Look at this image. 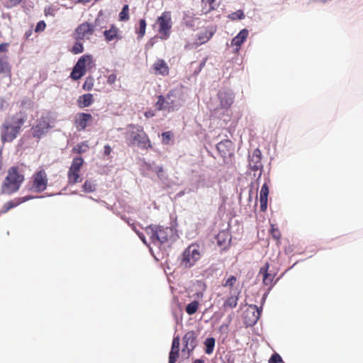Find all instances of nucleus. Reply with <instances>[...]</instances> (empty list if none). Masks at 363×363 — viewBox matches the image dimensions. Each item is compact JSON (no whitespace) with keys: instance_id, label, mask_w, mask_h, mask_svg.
<instances>
[{"instance_id":"a878e982","label":"nucleus","mask_w":363,"mask_h":363,"mask_svg":"<svg viewBox=\"0 0 363 363\" xmlns=\"http://www.w3.org/2000/svg\"><path fill=\"white\" fill-rule=\"evenodd\" d=\"M0 74L6 76H11V66L8 62L6 57H0Z\"/></svg>"},{"instance_id":"052dcab7","label":"nucleus","mask_w":363,"mask_h":363,"mask_svg":"<svg viewBox=\"0 0 363 363\" xmlns=\"http://www.w3.org/2000/svg\"><path fill=\"white\" fill-rule=\"evenodd\" d=\"M206 63V60H204L201 64H200V69L204 67Z\"/></svg>"},{"instance_id":"5701e85b","label":"nucleus","mask_w":363,"mask_h":363,"mask_svg":"<svg viewBox=\"0 0 363 363\" xmlns=\"http://www.w3.org/2000/svg\"><path fill=\"white\" fill-rule=\"evenodd\" d=\"M230 235L228 232L223 230L216 236L217 243L219 246L225 247L230 242Z\"/></svg>"},{"instance_id":"b1692460","label":"nucleus","mask_w":363,"mask_h":363,"mask_svg":"<svg viewBox=\"0 0 363 363\" xmlns=\"http://www.w3.org/2000/svg\"><path fill=\"white\" fill-rule=\"evenodd\" d=\"M93 102V95L91 94H85L79 97L77 105L79 108H85L91 105Z\"/></svg>"},{"instance_id":"cd10ccee","label":"nucleus","mask_w":363,"mask_h":363,"mask_svg":"<svg viewBox=\"0 0 363 363\" xmlns=\"http://www.w3.org/2000/svg\"><path fill=\"white\" fill-rule=\"evenodd\" d=\"M82 190L85 193H92L96 190V183L95 180H86L82 185Z\"/></svg>"},{"instance_id":"9d476101","label":"nucleus","mask_w":363,"mask_h":363,"mask_svg":"<svg viewBox=\"0 0 363 363\" xmlns=\"http://www.w3.org/2000/svg\"><path fill=\"white\" fill-rule=\"evenodd\" d=\"M83 163L84 160L80 157L73 159L67 174L69 184H74L81 181L79 172L83 165Z\"/></svg>"},{"instance_id":"49530a36","label":"nucleus","mask_w":363,"mask_h":363,"mask_svg":"<svg viewBox=\"0 0 363 363\" xmlns=\"http://www.w3.org/2000/svg\"><path fill=\"white\" fill-rule=\"evenodd\" d=\"M34 197L33 196H24V197H22V198H20L17 200L16 203H18V205L23 203V202H26L28 200H30L32 199H33Z\"/></svg>"},{"instance_id":"a18cd8bd","label":"nucleus","mask_w":363,"mask_h":363,"mask_svg":"<svg viewBox=\"0 0 363 363\" xmlns=\"http://www.w3.org/2000/svg\"><path fill=\"white\" fill-rule=\"evenodd\" d=\"M133 230H134V231L138 234V235L139 236V238H140V240L143 241V242L144 244H145L146 245H147V240H146V238H145V235H144L143 233H141L138 232V231L135 229V227H133Z\"/></svg>"},{"instance_id":"473e14b6","label":"nucleus","mask_w":363,"mask_h":363,"mask_svg":"<svg viewBox=\"0 0 363 363\" xmlns=\"http://www.w3.org/2000/svg\"><path fill=\"white\" fill-rule=\"evenodd\" d=\"M89 148V146H88V144L86 142H84V143H79L78 145H77L74 147V151L79 153V154H81L82 152H86Z\"/></svg>"},{"instance_id":"864d4df0","label":"nucleus","mask_w":363,"mask_h":363,"mask_svg":"<svg viewBox=\"0 0 363 363\" xmlns=\"http://www.w3.org/2000/svg\"><path fill=\"white\" fill-rule=\"evenodd\" d=\"M153 171L157 174L159 177H160V174L163 172V168L161 166L155 167Z\"/></svg>"},{"instance_id":"6ab92c4d","label":"nucleus","mask_w":363,"mask_h":363,"mask_svg":"<svg viewBox=\"0 0 363 363\" xmlns=\"http://www.w3.org/2000/svg\"><path fill=\"white\" fill-rule=\"evenodd\" d=\"M269 195V186L264 183L259 192L260 210L264 212L267 208V201Z\"/></svg>"},{"instance_id":"603ef678","label":"nucleus","mask_w":363,"mask_h":363,"mask_svg":"<svg viewBox=\"0 0 363 363\" xmlns=\"http://www.w3.org/2000/svg\"><path fill=\"white\" fill-rule=\"evenodd\" d=\"M111 152V147L108 145H105L104 154L105 156H108Z\"/></svg>"},{"instance_id":"680f3d73","label":"nucleus","mask_w":363,"mask_h":363,"mask_svg":"<svg viewBox=\"0 0 363 363\" xmlns=\"http://www.w3.org/2000/svg\"><path fill=\"white\" fill-rule=\"evenodd\" d=\"M90 1H91V0H79V2H81V3H84V4L87 3V2H89Z\"/></svg>"},{"instance_id":"2eb2a0df","label":"nucleus","mask_w":363,"mask_h":363,"mask_svg":"<svg viewBox=\"0 0 363 363\" xmlns=\"http://www.w3.org/2000/svg\"><path fill=\"white\" fill-rule=\"evenodd\" d=\"M241 290H230L229 291L228 296L223 303V308L226 310L228 308H235Z\"/></svg>"},{"instance_id":"f03ea898","label":"nucleus","mask_w":363,"mask_h":363,"mask_svg":"<svg viewBox=\"0 0 363 363\" xmlns=\"http://www.w3.org/2000/svg\"><path fill=\"white\" fill-rule=\"evenodd\" d=\"M145 232L152 243L157 247L165 244L169 245L178 238L177 230L172 227L150 225L145 228Z\"/></svg>"},{"instance_id":"6e6552de","label":"nucleus","mask_w":363,"mask_h":363,"mask_svg":"<svg viewBox=\"0 0 363 363\" xmlns=\"http://www.w3.org/2000/svg\"><path fill=\"white\" fill-rule=\"evenodd\" d=\"M157 24L159 26L158 32L161 35L162 39H167L170 35V30L172 26V16L169 11H164L157 20Z\"/></svg>"},{"instance_id":"4be33fe9","label":"nucleus","mask_w":363,"mask_h":363,"mask_svg":"<svg viewBox=\"0 0 363 363\" xmlns=\"http://www.w3.org/2000/svg\"><path fill=\"white\" fill-rule=\"evenodd\" d=\"M104 35L107 41H111L119 38V29L114 25H111L109 29L104 31Z\"/></svg>"},{"instance_id":"c85d7f7f","label":"nucleus","mask_w":363,"mask_h":363,"mask_svg":"<svg viewBox=\"0 0 363 363\" xmlns=\"http://www.w3.org/2000/svg\"><path fill=\"white\" fill-rule=\"evenodd\" d=\"M215 342L216 341L213 337H208L206 339L204 345L206 347L205 352L206 354H211L213 352L215 346Z\"/></svg>"},{"instance_id":"423d86ee","label":"nucleus","mask_w":363,"mask_h":363,"mask_svg":"<svg viewBox=\"0 0 363 363\" xmlns=\"http://www.w3.org/2000/svg\"><path fill=\"white\" fill-rule=\"evenodd\" d=\"M104 28L101 25V21L96 18L94 23H83L75 30L77 40H89L95 31H99Z\"/></svg>"},{"instance_id":"69168bd1","label":"nucleus","mask_w":363,"mask_h":363,"mask_svg":"<svg viewBox=\"0 0 363 363\" xmlns=\"http://www.w3.org/2000/svg\"><path fill=\"white\" fill-rule=\"evenodd\" d=\"M223 363H233V362H230L228 361V362H223Z\"/></svg>"},{"instance_id":"ddd939ff","label":"nucleus","mask_w":363,"mask_h":363,"mask_svg":"<svg viewBox=\"0 0 363 363\" xmlns=\"http://www.w3.org/2000/svg\"><path fill=\"white\" fill-rule=\"evenodd\" d=\"M50 128L49 120L48 118L42 117L38 121L37 125L33 128V135L35 138H40L43 135L46 133Z\"/></svg>"},{"instance_id":"412c9836","label":"nucleus","mask_w":363,"mask_h":363,"mask_svg":"<svg viewBox=\"0 0 363 363\" xmlns=\"http://www.w3.org/2000/svg\"><path fill=\"white\" fill-rule=\"evenodd\" d=\"M155 73L162 76L167 75L169 73V67L163 60H157L152 66Z\"/></svg>"},{"instance_id":"bf43d9fd","label":"nucleus","mask_w":363,"mask_h":363,"mask_svg":"<svg viewBox=\"0 0 363 363\" xmlns=\"http://www.w3.org/2000/svg\"><path fill=\"white\" fill-rule=\"evenodd\" d=\"M194 363H204V362L201 359H197L194 362Z\"/></svg>"},{"instance_id":"f3484780","label":"nucleus","mask_w":363,"mask_h":363,"mask_svg":"<svg viewBox=\"0 0 363 363\" xmlns=\"http://www.w3.org/2000/svg\"><path fill=\"white\" fill-rule=\"evenodd\" d=\"M92 119L89 113H82L77 116L75 124L78 130H82L86 128L87 123Z\"/></svg>"},{"instance_id":"37998d69","label":"nucleus","mask_w":363,"mask_h":363,"mask_svg":"<svg viewBox=\"0 0 363 363\" xmlns=\"http://www.w3.org/2000/svg\"><path fill=\"white\" fill-rule=\"evenodd\" d=\"M179 357V353L170 351L169 356V363H175Z\"/></svg>"},{"instance_id":"f8f14e48","label":"nucleus","mask_w":363,"mask_h":363,"mask_svg":"<svg viewBox=\"0 0 363 363\" xmlns=\"http://www.w3.org/2000/svg\"><path fill=\"white\" fill-rule=\"evenodd\" d=\"M215 30L212 28H206L203 30L201 31L196 38V40L191 45L189 44L191 48H196L199 45L208 42L213 35Z\"/></svg>"},{"instance_id":"f704fd0d","label":"nucleus","mask_w":363,"mask_h":363,"mask_svg":"<svg viewBox=\"0 0 363 363\" xmlns=\"http://www.w3.org/2000/svg\"><path fill=\"white\" fill-rule=\"evenodd\" d=\"M228 18L232 20H241L245 18V14L242 11L238 10L235 12L230 13Z\"/></svg>"},{"instance_id":"c756f323","label":"nucleus","mask_w":363,"mask_h":363,"mask_svg":"<svg viewBox=\"0 0 363 363\" xmlns=\"http://www.w3.org/2000/svg\"><path fill=\"white\" fill-rule=\"evenodd\" d=\"M248 313H252V319L251 320L252 323H255L260 315V311L257 308L256 306H250V307L247 309Z\"/></svg>"},{"instance_id":"4c0bfd02","label":"nucleus","mask_w":363,"mask_h":363,"mask_svg":"<svg viewBox=\"0 0 363 363\" xmlns=\"http://www.w3.org/2000/svg\"><path fill=\"white\" fill-rule=\"evenodd\" d=\"M84 51V47L82 43L77 42L74 43L72 48V52L74 54H79L82 53Z\"/></svg>"},{"instance_id":"72a5a7b5","label":"nucleus","mask_w":363,"mask_h":363,"mask_svg":"<svg viewBox=\"0 0 363 363\" xmlns=\"http://www.w3.org/2000/svg\"><path fill=\"white\" fill-rule=\"evenodd\" d=\"M269 264L266 263L264 267H262L259 270V274H263V283L265 285H268L267 277L270 276V274L268 273Z\"/></svg>"},{"instance_id":"79ce46f5","label":"nucleus","mask_w":363,"mask_h":363,"mask_svg":"<svg viewBox=\"0 0 363 363\" xmlns=\"http://www.w3.org/2000/svg\"><path fill=\"white\" fill-rule=\"evenodd\" d=\"M172 135L170 132H164L162 134V142L164 144H168L171 140Z\"/></svg>"},{"instance_id":"8fccbe9b","label":"nucleus","mask_w":363,"mask_h":363,"mask_svg":"<svg viewBox=\"0 0 363 363\" xmlns=\"http://www.w3.org/2000/svg\"><path fill=\"white\" fill-rule=\"evenodd\" d=\"M92 86H93V84H92L91 81L86 80L84 82L83 87L84 89L90 90L91 89Z\"/></svg>"},{"instance_id":"4d7b16f0","label":"nucleus","mask_w":363,"mask_h":363,"mask_svg":"<svg viewBox=\"0 0 363 363\" xmlns=\"http://www.w3.org/2000/svg\"><path fill=\"white\" fill-rule=\"evenodd\" d=\"M196 296L198 298H202L203 296V292H198L196 294Z\"/></svg>"},{"instance_id":"aec40b11","label":"nucleus","mask_w":363,"mask_h":363,"mask_svg":"<svg viewBox=\"0 0 363 363\" xmlns=\"http://www.w3.org/2000/svg\"><path fill=\"white\" fill-rule=\"evenodd\" d=\"M249 35L247 29L244 28L241 30L239 33L233 38L231 41V45L237 47L236 50L238 51L241 45L246 40Z\"/></svg>"},{"instance_id":"c03bdc74","label":"nucleus","mask_w":363,"mask_h":363,"mask_svg":"<svg viewBox=\"0 0 363 363\" xmlns=\"http://www.w3.org/2000/svg\"><path fill=\"white\" fill-rule=\"evenodd\" d=\"M116 79H117L116 74H111L107 77V83L109 85H113L116 82Z\"/></svg>"},{"instance_id":"9b49d317","label":"nucleus","mask_w":363,"mask_h":363,"mask_svg":"<svg viewBox=\"0 0 363 363\" xmlns=\"http://www.w3.org/2000/svg\"><path fill=\"white\" fill-rule=\"evenodd\" d=\"M48 186V177L44 170L37 172L33 176V184L30 189L40 193L45 191Z\"/></svg>"},{"instance_id":"0e129e2a","label":"nucleus","mask_w":363,"mask_h":363,"mask_svg":"<svg viewBox=\"0 0 363 363\" xmlns=\"http://www.w3.org/2000/svg\"><path fill=\"white\" fill-rule=\"evenodd\" d=\"M30 35V33H26V37H27V38H28Z\"/></svg>"},{"instance_id":"a211bd4d","label":"nucleus","mask_w":363,"mask_h":363,"mask_svg":"<svg viewBox=\"0 0 363 363\" xmlns=\"http://www.w3.org/2000/svg\"><path fill=\"white\" fill-rule=\"evenodd\" d=\"M249 164L253 170H257L262 167L261 162V152L255 149L249 157Z\"/></svg>"},{"instance_id":"ea45409f","label":"nucleus","mask_w":363,"mask_h":363,"mask_svg":"<svg viewBox=\"0 0 363 363\" xmlns=\"http://www.w3.org/2000/svg\"><path fill=\"white\" fill-rule=\"evenodd\" d=\"M281 362L282 359L281 356L277 353L273 354L269 359V363H279Z\"/></svg>"},{"instance_id":"39448f33","label":"nucleus","mask_w":363,"mask_h":363,"mask_svg":"<svg viewBox=\"0 0 363 363\" xmlns=\"http://www.w3.org/2000/svg\"><path fill=\"white\" fill-rule=\"evenodd\" d=\"M203 248L196 243L189 245L182 252L181 265L184 268H191L201 258Z\"/></svg>"},{"instance_id":"393cba45","label":"nucleus","mask_w":363,"mask_h":363,"mask_svg":"<svg viewBox=\"0 0 363 363\" xmlns=\"http://www.w3.org/2000/svg\"><path fill=\"white\" fill-rule=\"evenodd\" d=\"M236 282L237 278L233 275H230L228 277L223 279L222 286L225 288L228 289L229 291L240 290V289L235 287Z\"/></svg>"},{"instance_id":"c9c22d12","label":"nucleus","mask_w":363,"mask_h":363,"mask_svg":"<svg viewBox=\"0 0 363 363\" xmlns=\"http://www.w3.org/2000/svg\"><path fill=\"white\" fill-rule=\"evenodd\" d=\"M17 206H18V203L16 202L9 201L3 206L1 210L0 211V213H6L8 211H9L10 209H11Z\"/></svg>"},{"instance_id":"7c9ffc66","label":"nucleus","mask_w":363,"mask_h":363,"mask_svg":"<svg viewBox=\"0 0 363 363\" xmlns=\"http://www.w3.org/2000/svg\"><path fill=\"white\" fill-rule=\"evenodd\" d=\"M199 306V301H191V303H189V304L186 305V312L189 315H193V314H194L197 311Z\"/></svg>"},{"instance_id":"de8ad7c7","label":"nucleus","mask_w":363,"mask_h":363,"mask_svg":"<svg viewBox=\"0 0 363 363\" xmlns=\"http://www.w3.org/2000/svg\"><path fill=\"white\" fill-rule=\"evenodd\" d=\"M155 113L156 111L155 110L149 109L145 112L144 115L146 118H149L154 117L155 116Z\"/></svg>"},{"instance_id":"7ed1b4c3","label":"nucleus","mask_w":363,"mask_h":363,"mask_svg":"<svg viewBox=\"0 0 363 363\" xmlns=\"http://www.w3.org/2000/svg\"><path fill=\"white\" fill-rule=\"evenodd\" d=\"M26 118V114L21 111L16 115L7 118L1 127V142L3 143L12 142L20 133Z\"/></svg>"},{"instance_id":"2f4dec72","label":"nucleus","mask_w":363,"mask_h":363,"mask_svg":"<svg viewBox=\"0 0 363 363\" xmlns=\"http://www.w3.org/2000/svg\"><path fill=\"white\" fill-rule=\"evenodd\" d=\"M129 7L128 5H124L122 11L119 13V19L121 21H127L129 18L128 15Z\"/></svg>"},{"instance_id":"58836bf2","label":"nucleus","mask_w":363,"mask_h":363,"mask_svg":"<svg viewBox=\"0 0 363 363\" xmlns=\"http://www.w3.org/2000/svg\"><path fill=\"white\" fill-rule=\"evenodd\" d=\"M179 338L178 337H177L173 339L171 351L179 353Z\"/></svg>"},{"instance_id":"1a4fd4ad","label":"nucleus","mask_w":363,"mask_h":363,"mask_svg":"<svg viewBox=\"0 0 363 363\" xmlns=\"http://www.w3.org/2000/svg\"><path fill=\"white\" fill-rule=\"evenodd\" d=\"M92 63V57L91 55L82 56L74 65L72 72H71V77L73 79H79L85 74V68Z\"/></svg>"},{"instance_id":"a19ab883","label":"nucleus","mask_w":363,"mask_h":363,"mask_svg":"<svg viewBox=\"0 0 363 363\" xmlns=\"http://www.w3.org/2000/svg\"><path fill=\"white\" fill-rule=\"evenodd\" d=\"M46 27V24L43 21H40L36 26H35V32H41V31H43L45 30Z\"/></svg>"},{"instance_id":"13d9d810","label":"nucleus","mask_w":363,"mask_h":363,"mask_svg":"<svg viewBox=\"0 0 363 363\" xmlns=\"http://www.w3.org/2000/svg\"><path fill=\"white\" fill-rule=\"evenodd\" d=\"M273 280V276L272 274H270L269 277H267V282H268V284H269Z\"/></svg>"},{"instance_id":"e433bc0d","label":"nucleus","mask_w":363,"mask_h":363,"mask_svg":"<svg viewBox=\"0 0 363 363\" xmlns=\"http://www.w3.org/2000/svg\"><path fill=\"white\" fill-rule=\"evenodd\" d=\"M146 21L145 19H140L139 22V38H143L145 33L146 30Z\"/></svg>"},{"instance_id":"3c124183","label":"nucleus","mask_w":363,"mask_h":363,"mask_svg":"<svg viewBox=\"0 0 363 363\" xmlns=\"http://www.w3.org/2000/svg\"><path fill=\"white\" fill-rule=\"evenodd\" d=\"M31 106V102L28 99H24L21 102V106L26 107V108H30Z\"/></svg>"},{"instance_id":"e2e57ef3","label":"nucleus","mask_w":363,"mask_h":363,"mask_svg":"<svg viewBox=\"0 0 363 363\" xmlns=\"http://www.w3.org/2000/svg\"><path fill=\"white\" fill-rule=\"evenodd\" d=\"M203 1H204V0H203ZM205 1L209 3V4L211 5L214 0H205Z\"/></svg>"},{"instance_id":"20e7f679","label":"nucleus","mask_w":363,"mask_h":363,"mask_svg":"<svg viewBox=\"0 0 363 363\" xmlns=\"http://www.w3.org/2000/svg\"><path fill=\"white\" fill-rule=\"evenodd\" d=\"M23 180L24 176L20 174L16 167L10 168L1 186L2 192L4 194H11L17 191Z\"/></svg>"},{"instance_id":"5fc2aeb1","label":"nucleus","mask_w":363,"mask_h":363,"mask_svg":"<svg viewBox=\"0 0 363 363\" xmlns=\"http://www.w3.org/2000/svg\"><path fill=\"white\" fill-rule=\"evenodd\" d=\"M9 44L8 43H1L0 44V52H6L7 50Z\"/></svg>"},{"instance_id":"dca6fc26","label":"nucleus","mask_w":363,"mask_h":363,"mask_svg":"<svg viewBox=\"0 0 363 363\" xmlns=\"http://www.w3.org/2000/svg\"><path fill=\"white\" fill-rule=\"evenodd\" d=\"M183 340L184 343L183 351L187 350L188 353H189L195 348L196 345V338L193 331L187 332L184 335Z\"/></svg>"},{"instance_id":"4468645a","label":"nucleus","mask_w":363,"mask_h":363,"mask_svg":"<svg viewBox=\"0 0 363 363\" xmlns=\"http://www.w3.org/2000/svg\"><path fill=\"white\" fill-rule=\"evenodd\" d=\"M218 96L220 106L223 108H227L230 107L233 102L234 96L230 90H220L218 94Z\"/></svg>"},{"instance_id":"6e6d98bb","label":"nucleus","mask_w":363,"mask_h":363,"mask_svg":"<svg viewBox=\"0 0 363 363\" xmlns=\"http://www.w3.org/2000/svg\"><path fill=\"white\" fill-rule=\"evenodd\" d=\"M21 1L22 0H10V2L12 6H16L19 4Z\"/></svg>"},{"instance_id":"09e8293b","label":"nucleus","mask_w":363,"mask_h":363,"mask_svg":"<svg viewBox=\"0 0 363 363\" xmlns=\"http://www.w3.org/2000/svg\"><path fill=\"white\" fill-rule=\"evenodd\" d=\"M272 235L275 239H279L281 236L279 231L275 229L273 225H272Z\"/></svg>"},{"instance_id":"f257e3e1","label":"nucleus","mask_w":363,"mask_h":363,"mask_svg":"<svg viewBox=\"0 0 363 363\" xmlns=\"http://www.w3.org/2000/svg\"><path fill=\"white\" fill-rule=\"evenodd\" d=\"M185 101L184 88L179 86L169 90L165 96H158L155 107L157 111L169 113L179 111L184 106Z\"/></svg>"},{"instance_id":"0eeeda50","label":"nucleus","mask_w":363,"mask_h":363,"mask_svg":"<svg viewBox=\"0 0 363 363\" xmlns=\"http://www.w3.org/2000/svg\"><path fill=\"white\" fill-rule=\"evenodd\" d=\"M129 133L130 138L137 143L138 146L147 149L151 147L147 135L143 131L140 126L130 125Z\"/></svg>"},{"instance_id":"bb28decb","label":"nucleus","mask_w":363,"mask_h":363,"mask_svg":"<svg viewBox=\"0 0 363 363\" xmlns=\"http://www.w3.org/2000/svg\"><path fill=\"white\" fill-rule=\"evenodd\" d=\"M231 145V142L228 140H225L218 143L216 147L219 152H220L223 155H225L227 154V152L230 150Z\"/></svg>"}]
</instances>
